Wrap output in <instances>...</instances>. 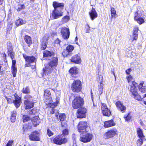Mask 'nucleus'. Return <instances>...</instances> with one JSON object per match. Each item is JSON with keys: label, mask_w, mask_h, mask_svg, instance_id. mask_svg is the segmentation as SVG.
<instances>
[{"label": "nucleus", "mask_w": 146, "mask_h": 146, "mask_svg": "<svg viewBox=\"0 0 146 146\" xmlns=\"http://www.w3.org/2000/svg\"><path fill=\"white\" fill-rule=\"evenodd\" d=\"M115 105L118 110L123 112H125L126 108L125 106L123 105L120 101H118L117 102L115 103Z\"/></svg>", "instance_id": "nucleus-21"}, {"label": "nucleus", "mask_w": 146, "mask_h": 146, "mask_svg": "<svg viewBox=\"0 0 146 146\" xmlns=\"http://www.w3.org/2000/svg\"><path fill=\"white\" fill-rule=\"evenodd\" d=\"M89 15L91 19L94 20L98 17V14L95 10L92 8L89 13Z\"/></svg>", "instance_id": "nucleus-24"}, {"label": "nucleus", "mask_w": 146, "mask_h": 146, "mask_svg": "<svg viewBox=\"0 0 146 146\" xmlns=\"http://www.w3.org/2000/svg\"><path fill=\"white\" fill-rule=\"evenodd\" d=\"M5 98H6L8 104H12L13 103V100L11 98H8L7 96L5 97Z\"/></svg>", "instance_id": "nucleus-49"}, {"label": "nucleus", "mask_w": 146, "mask_h": 146, "mask_svg": "<svg viewBox=\"0 0 146 146\" xmlns=\"http://www.w3.org/2000/svg\"><path fill=\"white\" fill-rule=\"evenodd\" d=\"M18 6H20L17 9V11L18 12H19L21 10L25 9V6L24 4H19L18 5Z\"/></svg>", "instance_id": "nucleus-41"}, {"label": "nucleus", "mask_w": 146, "mask_h": 146, "mask_svg": "<svg viewBox=\"0 0 146 146\" xmlns=\"http://www.w3.org/2000/svg\"><path fill=\"white\" fill-rule=\"evenodd\" d=\"M74 49L73 46L72 45H69L67 46L66 47V50L68 52V54L64 55V56L66 55V56H71V53L70 52L73 51Z\"/></svg>", "instance_id": "nucleus-31"}, {"label": "nucleus", "mask_w": 146, "mask_h": 146, "mask_svg": "<svg viewBox=\"0 0 146 146\" xmlns=\"http://www.w3.org/2000/svg\"><path fill=\"white\" fill-rule=\"evenodd\" d=\"M40 133L37 131L35 130L31 132L29 135L30 140L33 141H38L40 140Z\"/></svg>", "instance_id": "nucleus-11"}, {"label": "nucleus", "mask_w": 146, "mask_h": 146, "mask_svg": "<svg viewBox=\"0 0 146 146\" xmlns=\"http://www.w3.org/2000/svg\"><path fill=\"white\" fill-rule=\"evenodd\" d=\"M43 99L44 102L48 107L52 108L56 106L58 103V101L52 103V100L51 96H43Z\"/></svg>", "instance_id": "nucleus-6"}, {"label": "nucleus", "mask_w": 146, "mask_h": 146, "mask_svg": "<svg viewBox=\"0 0 146 146\" xmlns=\"http://www.w3.org/2000/svg\"><path fill=\"white\" fill-rule=\"evenodd\" d=\"M51 89V88H48L47 89L45 90H44V93L43 96H51V94L50 92V91L49 90V89Z\"/></svg>", "instance_id": "nucleus-42"}, {"label": "nucleus", "mask_w": 146, "mask_h": 146, "mask_svg": "<svg viewBox=\"0 0 146 146\" xmlns=\"http://www.w3.org/2000/svg\"><path fill=\"white\" fill-rule=\"evenodd\" d=\"M103 86V84L101 83H100L98 85V90L100 95H101L102 93Z\"/></svg>", "instance_id": "nucleus-43"}, {"label": "nucleus", "mask_w": 146, "mask_h": 146, "mask_svg": "<svg viewBox=\"0 0 146 146\" xmlns=\"http://www.w3.org/2000/svg\"><path fill=\"white\" fill-rule=\"evenodd\" d=\"M55 54L54 52H51L48 50H46L43 52V56L44 58H47L54 56Z\"/></svg>", "instance_id": "nucleus-26"}, {"label": "nucleus", "mask_w": 146, "mask_h": 146, "mask_svg": "<svg viewBox=\"0 0 146 146\" xmlns=\"http://www.w3.org/2000/svg\"><path fill=\"white\" fill-rule=\"evenodd\" d=\"M69 133L68 129V128L64 129V135H67Z\"/></svg>", "instance_id": "nucleus-55"}, {"label": "nucleus", "mask_w": 146, "mask_h": 146, "mask_svg": "<svg viewBox=\"0 0 146 146\" xmlns=\"http://www.w3.org/2000/svg\"><path fill=\"white\" fill-rule=\"evenodd\" d=\"M126 78L128 83H129L131 81L132 82V85L131 86L130 91L133 97L137 100H140L141 99L140 96L138 93L136 88L138 86L137 84L132 80H133V77L131 75L127 76Z\"/></svg>", "instance_id": "nucleus-2"}, {"label": "nucleus", "mask_w": 146, "mask_h": 146, "mask_svg": "<svg viewBox=\"0 0 146 146\" xmlns=\"http://www.w3.org/2000/svg\"><path fill=\"white\" fill-rule=\"evenodd\" d=\"M52 6L54 10L51 14L53 19H57L63 15L62 10L63 9L64 4L63 3H58L55 1L53 2Z\"/></svg>", "instance_id": "nucleus-1"}, {"label": "nucleus", "mask_w": 146, "mask_h": 146, "mask_svg": "<svg viewBox=\"0 0 146 146\" xmlns=\"http://www.w3.org/2000/svg\"><path fill=\"white\" fill-rule=\"evenodd\" d=\"M131 70V68H129L126 70V74H129Z\"/></svg>", "instance_id": "nucleus-56"}, {"label": "nucleus", "mask_w": 146, "mask_h": 146, "mask_svg": "<svg viewBox=\"0 0 146 146\" xmlns=\"http://www.w3.org/2000/svg\"><path fill=\"white\" fill-rule=\"evenodd\" d=\"M15 24L18 26L22 25L23 24V21L22 19H19L16 21Z\"/></svg>", "instance_id": "nucleus-44"}, {"label": "nucleus", "mask_w": 146, "mask_h": 146, "mask_svg": "<svg viewBox=\"0 0 146 146\" xmlns=\"http://www.w3.org/2000/svg\"><path fill=\"white\" fill-rule=\"evenodd\" d=\"M134 15L135 21L139 25L144 23L145 16L144 14L143 11L141 9L140 7L137 8V11L134 13Z\"/></svg>", "instance_id": "nucleus-3"}, {"label": "nucleus", "mask_w": 146, "mask_h": 146, "mask_svg": "<svg viewBox=\"0 0 146 146\" xmlns=\"http://www.w3.org/2000/svg\"><path fill=\"white\" fill-rule=\"evenodd\" d=\"M33 110H34V109H32L31 110H30V111L31 112L29 113V114L30 115H34V113L33 112Z\"/></svg>", "instance_id": "nucleus-60"}, {"label": "nucleus", "mask_w": 146, "mask_h": 146, "mask_svg": "<svg viewBox=\"0 0 146 146\" xmlns=\"http://www.w3.org/2000/svg\"><path fill=\"white\" fill-rule=\"evenodd\" d=\"M87 126L86 122H80L78 125V131L80 132H83L85 131L86 128Z\"/></svg>", "instance_id": "nucleus-18"}, {"label": "nucleus", "mask_w": 146, "mask_h": 146, "mask_svg": "<svg viewBox=\"0 0 146 146\" xmlns=\"http://www.w3.org/2000/svg\"><path fill=\"white\" fill-rule=\"evenodd\" d=\"M61 33L63 36H64V30L63 28L61 29Z\"/></svg>", "instance_id": "nucleus-59"}, {"label": "nucleus", "mask_w": 146, "mask_h": 146, "mask_svg": "<svg viewBox=\"0 0 146 146\" xmlns=\"http://www.w3.org/2000/svg\"><path fill=\"white\" fill-rule=\"evenodd\" d=\"M54 143L61 145L64 143V138L62 135H58L52 138Z\"/></svg>", "instance_id": "nucleus-13"}, {"label": "nucleus", "mask_w": 146, "mask_h": 146, "mask_svg": "<svg viewBox=\"0 0 146 146\" xmlns=\"http://www.w3.org/2000/svg\"><path fill=\"white\" fill-rule=\"evenodd\" d=\"M80 140L84 143H87L89 142L92 139V135L90 133H87L85 135H80Z\"/></svg>", "instance_id": "nucleus-15"}, {"label": "nucleus", "mask_w": 146, "mask_h": 146, "mask_svg": "<svg viewBox=\"0 0 146 146\" xmlns=\"http://www.w3.org/2000/svg\"><path fill=\"white\" fill-rule=\"evenodd\" d=\"M32 127L31 126L28 124H26L23 125V132H25L28 131L29 129H32Z\"/></svg>", "instance_id": "nucleus-37"}, {"label": "nucleus", "mask_w": 146, "mask_h": 146, "mask_svg": "<svg viewBox=\"0 0 146 146\" xmlns=\"http://www.w3.org/2000/svg\"><path fill=\"white\" fill-rule=\"evenodd\" d=\"M25 100L24 101V108L25 110L30 109L33 108L34 106V103L32 101H31V99L33 98V97L30 95H25L24 97Z\"/></svg>", "instance_id": "nucleus-4"}, {"label": "nucleus", "mask_w": 146, "mask_h": 146, "mask_svg": "<svg viewBox=\"0 0 146 146\" xmlns=\"http://www.w3.org/2000/svg\"><path fill=\"white\" fill-rule=\"evenodd\" d=\"M70 19V17L69 16L66 15L64 16V22H68Z\"/></svg>", "instance_id": "nucleus-51"}, {"label": "nucleus", "mask_w": 146, "mask_h": 146, "mask_svg": "<svg viewBox=\"0 0 146 146\" xmlns=\"http://www.w3.org/2000/svg\"><path fill=\"white\" fill-rule=\"evenodd\" d=\"M56 69L46 66L43 68L42 72L41 74L42 77L45 78L48 75H51L52 76H55L56 74Z\"/></svg>", "instance_id": "nucleus-5"}, {"label": "nucleus", "mask_w": 146, "mask_h": 146, "mask_svg": "<svg viewBox=\"0 0 146 146\" xmlns=\"http://www.w3.org/2000/svg\"><path fill=\"white\" fill-rule=\"evenodd\" d=\"M83 103V99L80 96H76L72 102V106L74 109H76L82 106Z\"/></svg>", "instance_id": "nucleus-10"}, {"label": "nucleus", "mask_w": 146, "mask_h": 146, "mask_svg": "<svg viewBox=\"0 0 146 146\" xmlns=\"http://www.w3.org/2000/svg\"><path fill=\"white\" fill-rule=\"evenodd\" d=\"M17 112L16 110H14L11 112L10 120L12 123L14 122L16 119Z\"/></svg>", "instance_id": "nucleus-28"}, {"label": "nucleus", "mask_w": 146, "mask_h": 146, "mask_svg": "<svg viewBox=\"0 0 146 146\" xmlns=\"http://www.w3.org/2000/svg\"><path fill=\"white\" fill-rule=\"evenodd\" d=\"M70 31L69 28L64 27V39H68L69 37Z\"/></svg>", "instance_id": "nucleus-34"}, {"label": "nucleus", "mask_w": 146, "mask_h": 146, "mask_svg": "<svg viewBox=\"0 0 146 146\" xmlns=\"http://www.w3.org/2000/svg\"><path fill=\"white\" fill-rule=\"evenodd\" d=\"M11 72L13 77L16 76L17 72V69L16 66H11Z\"/></svg>", "instance_id": "nucleus-40"}, {"label": "nucleus", "mask_w": 146, "mask_h": 146, "mask_svg": "<svg viewBox=\"0 0 146 146\" xmlns=\"http://www.w3.org/2000/svg\"><path fill=\"white\" fill-rule=\"evenodd\" d=\"M101 110L102 114L104 116L109 117L111 115L110 110L109 109L105 104H102Z\"/></svg>", "instance_id": "nucleus-16"}, {"label": "nucleus", "mask_w": 146, "mask_h": 146, "mask_svg": "<svg viewBox=\"0 0 146 146\" xmlns=\"http://www.w3.org/2000/svg\"><path fill=\"white\" fill-rule=\"evenodd\" d=\"M58 59L57 57L52 58L51 60L48 62V65L52 68L56 67L58 64Z\"/></svg>", "instance_id": "nucleus-17"}, {"label": "nucleus", "mask_w": 146, "mask_h": 146, "mask_svg": "<svg viewBox=\"0 0 146 146\" xmlns=\"http://www.w3.org/2000/svg\"><path fill=\"white\" fill-rule=\"evenodd\" d=\"M49 38V36L47 34H45L43 37L40 45V49L41 50H44L46 48Z\"/></svg>", "instance_id": "nucleus-12"}, {"label": "nucleus", "mask_w": 146, "mask_h": 146, "mask_svg": "<svg viewBox=\"0 0 146 146\" xmlns=\"http://www.w3.org/2000/svg\"><path fill=\"white\" fill-rule=\"evenodd\" d=\"M55 113L54 110L52 109L51 111H50V113L52 114H54Z\"/></svg>", "instance_id": "nucleus-63"}, {"label": "nucleus", "mask_w": 146, "mask_h": 146, "mask_svg": "<svg viewBox=\"0 0 146 146\" xmlns=\"http://www.w3.org/2000/svg\"><path fill=\"white\" fill-rule=\"evenodd\" d=\"M61 41L58 38H57L54 41V43L56 44H60Z\"/></svg>", "instance_id": "nucleus-52"}, {"label": "nucleus", "mask_w": 146, "mask_h": 146, "mask_svg": "<svg viewBox=\"0 0 146 146\" xmlns=\"http://www.w3.org/2000/svg\"><path fill=\"white\" fill-rule=\"evenodd\" d=\"M54 76H52L51 75H48L45 77L44 78L46 79V80L48 81L49 83H51L54 79Z\"/></svg>", "instance_id": "nucleus-38"}, {"label": "nucleus", "mask_w": 146, "mask_h": 146, "mask_svg": "<svg viewBox=\"0 0 146 146\" xmlns=\"http://www.w3.org/2000/svg\"><path fill=\"white\" fill-rule=\"evenodd\" d=\"M93 94L92 92V90H91V97L92 99V100H93Z\"/></svg>", "instance_id": "nucleus-62"}, {"label": "nucleus", "mask_w": 146, "mask_h": 146, "mask_svg": "<svg viewBox=\"0 0 146 146\" xmlns=\"http://www.w3.org/2000/svg\"><path fill=\"white\" fill-rule=\"evenodd\" d=\"M99 81L100 83H102V82L103 81V77L101 76H99Z\"/></svg>", "instance_id": "nucleus-57"}, {"label": "nucleus", "mask_w": 146, "mask_h": 146, "mask_svg": "<svg viewBox=\"0 0 146 146\" xmlns=\"http://www.w3.org/2000/svg\"><path fill=\"white\" fill-rule=\"evenodd\" d=\"M86 111V109L84 108H80L77 111V115L78 118H82L85 116V114Z\"/></svg>", "instance_id": "nucleus-19"}, {"label": "nucleus", "mask_w": 146, "mask_h": 146, "mask_svg": "<svg viewBox=\"0 0 146 146\" xmlns=\"http://www.w3.org/2000/svg\"><path fill=\"white\" fill-rule=\"evenodd\" d=\"M3 58L4 60H6V56L5 52L3 53Z\"/></svg>", "instance_id": "nucleus-58"}, {"label": "nucleus", "mask_w": 146, "mask_h": 146, "mask_svg": "<svg viewBox=\"0 0 146 146\" xmlns=\"http://www.w3.org/2000/svg\"><path fill=\"white\" fill-rule=\"evenodd\" d=\"M145 138H140L137 141V144L138 146H141L143 142V140Z\"/></svg>", "instance_id": "nucleus-45"}, {"label": "nucleus", "mask_w": 146, "mask_h": 146, "mask_svg": "<svg viewBox=\"0 0 146 146\" xmlns=\"http://www.w3.org/2000/svg\"><path fill=\"white\" fill-rule=\"evenodd\" d=\"M71 89L74 92H78L82 89V86L81 81L79 80H74L72 83Z\"/></svg>", "instance_id": "nucleus-8"}, {"label": "nucleus", "mask_w": 146, "mask_h": 146, "mask_svg": "<svg viewBox=\"0 0 146 146\" xmlns=\"http://www.w3.org/2000/svg\"><path fill=\"white\" fill-rule=\"evenodd\" d=\"M86 33H89L90 30V27L88 25H87L86 27Z\"/></svg>", "instance_id": "nucleus-53"}, {"label": "nucleus", "mask_w": 146, "mask_h": 146, "mask_svg": "<svg viewBox=\"0 0 146 146\" xmlns=\"http://www.w3.org/2000/svg\"><path fill=\"white\" fill-rule=\"evenodd\" d=\"M137 133L138 137L140 138H145V136L143 135V132L141 129L139 128L137 129Z\"/></svg>", "instance_id": "nucleus-36"}, {"label": "nucleus", "mask_w": 146, "mask_h": 146, "mask_svg": "<svg viewBox=\"0 0 146 146\" xmlns=\"http://www.w3.org/2000/svg\"><path fill=\"white\" fill-rule=\"evenodd\" d=\"M12 60V64L11 66H16V60Z\"/></svg>", "instance_id": "nucleus-54"}, {"label": "nucleus", "mask_w": 146, "mask_h": 146, "mask_svg": "<svg viewBox=\"0 0 146 146\" xmlns=\"http://www.w3.org/2000/svg\"><path fill=\"white\" fill-rule=\"evenodd\" d=\"M13 143V140H9L6 144L5 146H12V144Z\"/></svg>", "instance_id": "nucleus-50"}, {"label": "nucleus", "mask_w": 146, "mask_h": 146, "mask_svg": "<svg viewBox=\"0 0 146 146\" xmlns=\"http://www.w3.org/2000/svg\"><path fill=\"white\" fill-rule=\"evenodd\" d=\"M21 92L26 95L29 94L30 92V90L29 86H28L24 87L22 89Z\"/></svg>", "instance_id": "nucleus-30"}, {"label": "nucleus", "mask_w": 146, "mask_h": 146, "mask_svg": "<svg viewBox=\"0 0 146 146\" xmlns=\"http://www.w3.org/2000/svg\"><path fill=\"white\" fill-rule=\"evenodd\" d=\"M138 30L139 29L138 27L136 26L134 27L133 29L132 36L131 37L132 41L134 40H137L138 36L137 32Z\"/></svg>", "instance_id": "nucleus-23"}, {"label": "nucleus", "mask_w": 146, "mask_h": 146, "mask_svg": "<svg viewBox=\"0 0 146 146\" xmlns=\"http://www.w3.org/2000/svg\"><path fill=\"white\" fill-rule=\"evenodd\" d=\"M59 118L61 121H64V113L60 114Z\"/></svg>", "instance_id": "nucleus-48"}, {"label": "nucleus", "mask_w": 146, "mask_h": 146, "mask_svg": "<svg viewBox=\"0 0 146 146\" xmlns=\"http://www.w3.org/2000/svg\"><path fill=\"white\" fill-rule=\"evenodd\" d=\"M69 72L72 74H76L78 72V69L76 67L71 68L69 70Z\"/></svg>", "instance_id": "nucleus-35"}, {"label": "nucleus", "mask_w": 146, "mask_h": 146, "mask_svg": "<svg viewBox=\"0 0 146 146\" xmlns=\"http://www.w3.org/2000/svg\"><path fill=\"white\" fill-rule=\"evenodd\" d=\"M117 135V130L115 128H113L105 133L103 135V137L105 139H109L112 138Z\"/></svg>", "instance_id": "nucleus-9"}, {"label": "nucleus", "mask_w": 146, "mask_h": 146, "mask_svg": "<svg viewBox=\"0 0 146 146\" xmlns=\"http://www.w3.org/2000/svg\"><path fill=\"white\" fill-rule=\"evenodd\" d=\"M111 18L112 19L113 18H115L117 17L116 11L113 7H111Z\"/></svg>", "instance_id": "nucleus-33"}, {"label": "nucleus", "mask_w": 146, "mask_h": 146, "mask_svg": "<svg viewBox=\"0 0 146 146\" xmlns=\"http://www.w3.org/2000/svg\"><path fill=\"white\" fill-rule=\"evenodd\" d=\"M23 122V123H25L31 120L30 116L28 115H23L22 117Z\"/></svg>", "instance_id": "nucleus-39"}, {"label": "nucleus", "mask_w": 146, "mask_h": 146, "mask_svg": "<svg viewBox=\"0 0 146 146\" xmlns=\"http://www.w3.org/2000/svg\"><path fill=\"white\" fill-rule=\"evenodd\" d=\"M115 124L113 120L106 121L104 122V127L105 128H108L115 126Z\"/></svg>", "instance_id": "nucleus-27"}, {"label": "nucleus", "mask_w": 146, "mask_h": 146, "mask_svg": "<svg viewBox=\"0 0 146 146\" xmlns=\"http://www.w3.org/2000/svg\"><path fill=\"white\" fill-rule=\"evenodd\" d=\"M52 36H54L56 35V33L55 32H52L51 34Z\"/></svg>", "instance_id": "nucleus-61"}, {"label": "nucleus", "mask_w": 146, "mask_h": 146, "mask_svg": "<svg viewBox=\"0 0 146 146\" xmlns=\"http://www.w3.org/2000/svg\"><path fill=\"white\" fill-rule=\"evenodd\" d=\"M24 39L25 42L29 47H30L33 43L32 38L29 35H25L24 37Z\"/></svg>", "instance_id": "nucleus-22"}, {"label": "nucleus", "mask_w": 146, "mask_h": 146, "mask_svg": "<svg viewBox=\"0 0 146 146\" xmlns=\"http://www.w3.org/2000/svg\"><path fill=\"white\" fill-rule=\"evenodd\" d=\"M15 99L13 100V103L15 107L17 108L21 105L22 102V99L17 93H15L13 95Z\"/></svg>", "instance_id": "nucleus-14"}, {"label": "nucleus", "mask_w": 146, "mask_h": 146, "mask_svg": "<svg viewBox=\"0 0 146 146\" xmlns=\"http://www.w3.org/2000/svg\"><path fill=\"white\" fill-rule=\"evenodd\" d=\"M40 118L38 115L35 116L31 119L32 124L34 127H36L40 123Z\"/></svg>", "instance_id": "nucleus-20"}, {"label": "nucleus", "mask_w": 146, "mask_h": 146, "mask_svg": "<svg viewBox=\"0 0 146 146\" xmlns=\"http://www.w3.org/2000/svg\"><path fill=\"white\" fill-rule=\"evenodd\" d=\"M13 48L12 46H10L9 48L8 49V55L10 56L12 59H13L15 58V54L14 52H13Z\"/></svg>", "instance_id": "nucleus-29"}, {"label": "nucleus", "mask_w": 146, "mask_h": 146, "mask_svg": "<svg viewBox=\"0 0 146 146\" xmlns=\"http://www.w3.org/2000/svg\"><path fill=\"white\" fill-rule=\"evenodd\" d=\"M143 82L140 83L138 86V88L139 91L145 93L146 91V86H143Z\"/></svg>", "instance_id": "nucleus-32"}, {"label": "nucleus", "mask_w": 146, "mask_h": 146, "mask_svg": "<svg viewBox=\"0 0 146 146\" xmlns=\"http://www.w3.org/2000/svg\"><path fill=\"white\" fill-rule=\"evenodd\" d=\"M70 60L71 62L78 64L80 63L81 62L80 57L77 55L73 56Z\"/></svg>", "instance_id": "nucleus-25"}, {"label": "nucleus", "mask_w": 146, "mask_h": 146, "mask_svg": "<svg viewBox=\"0 0 146 146\" xmlns=\"http://www.w3.org/2000/svg\"><path fill=\"white\" fill-rule=\"evenodd\" d=\"M22 55L25 62L24 66L25 67L30 66L31 63L36 62V58L33 56H28L24 54H22Z\"/></svg>", "instance_id": "nucleus-7"}, {"label": "nucleus", "mask_w": 146, "mask_h": 146, "mask_svg": "<svg viewBox=\"0 0 146 146\" xmlns=\"http://www.w3.org/2000/svg\"><path fill=\"white\" fill-rule=\"evenodd\" d=\"M58 93V96H56L58 97L59 96H60V92H59V91H58V93Z\"/></svg>", "instance_id": "nucleus-64"}, {"label": "nucleus", "mask_w": 146, "mask_h": 146, "mask_svg": "<svg viewBox=\"0 0 146 146\" xmlns=\"http://www.w3.org/2000/svg\"><path fill=\"white\" fill-rule=\"evenodd\" d=\"M47 135L49 137L51 136L54 134V133L48 128L47 129Z\"/></svg>", "instance_id": "nucleus-46"}, {"label": "nucleus", "mask_w": 146, "mask_h": 146, "mask_svg": "<svg viewBox=\"0 0 146 146\" xmlns=\"http://www.w3.org/2000/svg\"><path fill=\"white\" fill-rule=\"evenodd\" d=\"M124 118L125 120L128 121H129L131 118V116L129 114L127 115H125L124 116Z\"/></svg>", "instance_id": "nucleus-47"}]
</instances>
